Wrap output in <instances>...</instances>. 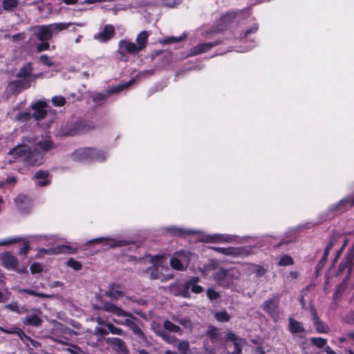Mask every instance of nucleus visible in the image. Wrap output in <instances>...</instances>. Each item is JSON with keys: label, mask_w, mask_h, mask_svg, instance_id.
<instances>
[{"label": "nucleus", "mask_w": 354, "mask_h": 354, "mask_svg": "<svg viewBox=\"0 0 354 354\" xmlns=\"http://www.w3.org/2000/svg\"><path fill=\"white\" fill-rule=\"evenodd\" d=\"M229 277H230V270L221 268L216 273L215 279L218 281H223L227 280Z\"/></svg>", "instance_id": "nucleus-30"}, {"label": "nucleus", "mask_w": 354, "mask_h": 354, "mask_svg": "<svg viewBox=\"0 0 354 354\" xmlns=\"http://www.w3.org/2000/svg\"><path fill=\"white\" fill-rule=\"evenodd\" d=\"M104 241H106V244L110 246L111 248L126 246L129 244V242L126 240H118L111 238H104L100 237L97 239H94L88 241L90 243H100Z\"/></svg>", "instance_id": "nucleus-15"}, {"label": "nucleus", "mask_w": 354, "mask_h": 354, "mask_svg": "<svg viewBox=\"0 0 354 354\" xmlns=\"http://www.w3.org/2000/svg\"><path fill=\"white\" fill-rule=\"evenodd\" d=\"M49 172L47 170L39 169L35 172L32 178L39 180L37 185L39 187H45L50 184V180L48 179Z\"/></svg>", "instance_id": "nucleus-19"}, {"label": "nucleus", "mask_w": 354, "mask_h": 354, "mask_svg": "<svg viewBox=\"0 0 354 354\" xmlns=\"http://www.w3.org/2000/svg\"><path fill=\"white\" fill-rule=\"evenodd\" d=\"M18 5V0H3L2 2V8L6 11H12Z\"/></svg>", "instance_id": "nucleus-31"}, {"label": "nucleus", "mask_w": 354, "mask_h": 354, "mask_svg": "<svg viewBox=\"0 0 354 354\" xmlns=\"http://www.w3.org/2000/svg\"><path fill=\"white\" fill-rule=\"evenodd\" d=\"M354 259V248L351 250L347 257L339 265V272H342L346 269V272L348 274L351 270V263Z\"/></svg>", "instance_id": "nucleus-24"}, {"label": "nucleus", "mask_w": 354, "mask_h": 354, "mask_svg": "<svg viewBox=\"0 0 354 354\" xmlns=\"http://www.w3.org/2000/svg\"><path fill=\"white\" fill-rule=\"evenodd\" d=\"M41 43L37 46V51L38 53L48 50L50 48L49 41H40Z\"/></svg>", "instance_id": "nucleus-54"}, {"label": "nucleus", "mask_w": 354, "mask_h": 354, "mask_svg": "<svg viewBox=\"0 0 354 354\" xmlns=\"http://www.w3.org/2000/svg\"><path fill=\"white\" fill-rule=\"evenodd\" d=\"M39 61L45 66L48 67L53 66L55 65L54 62L51 60V59L47 55H41L39 57Z\"/></svg>", "instance_id": "nucleus-49"}, {"label": "nucleus", "mask_w": 354, "mask_h": 354, "mask_svg": "<svg viewBox=\"0 0 354 354\" xmlns=\"http://www.w3.org/2000/svg\"><path fill=\"white\" fill-rule=\"evenodd\" d=\"M288 329L290 333L295 334L304 330L302 324L295 319L290 317L288 319Z\"/></svg>", "instance_id": "nucleus-28"}, {"label": "nucleus", "mask_w": 354, "mask_h": 354, "mask_svg": "<svg viewBox=\"0 0 354 354\" xmlns=\"http://www.w3.org/2000/svg\"><path fill=\"white\" fill-rule=\"evenodd\" d=\"M105 156L104 151L93 147L80 148L75 150L73 153L74 160L80 162L87 160H104Z\"/></svg>", "instance_id": "nucleus-3"}, {"label": "nucleus", "mask_w": 354, "mask_h": 354, "mask_svg": "<svg viewBox=\"0 0 354 354\" xmlns=\"http://www.w3.org/2000/svg\"><path fill=\"white\" fill-rule=\"evenodd\" d=\"M22 241V238L21 237H15V238H11L6 239L3 243H1V245H7V244H12L15 243H19Z\"/></svg>", "instance_id": "nucleus-62"}, {"label": "nucleus", "mask_w": 354, "mask_h": 354, "mask_svg": "<svg viewBox=\"0 0 354 354\" xmlns=\"http://www.w3.org/2000/svg\"><path fill=\"white\" fill-rule=\"evenodd\" d=\"M103 310L109 313H112L118 317H128L125 320H124V326H126L129 328L131 326V325L135 322V321H138V318L135 317L131 313L125 311L122 308L118 307L116 305L110 302H105L104 304Z\"/></svg>", "instance_id": "nucleus-4"}, {"label": "nucleus", "mask_w": 354, "mask_h": 354, "mask_svg": "<svg viewBox=\"0 0 354 354\" xmlns=\"http://www.w3.org/2000/svg\"><path fill=\"white\" fill-rule=\"evenodd\" d=\"M344 320L348 324H354V313L349 312L344 317Z\"/></svg>", "instance_id": "nucleus-60"}, {"label": "nucleus", "mask_w": 354, "mask_h": 354, "mask_svg": "<svg viewBox=\"0 0 354 354\" xmlns=\"http://www.w3.org/2000/svg\"><path fill=\"white\" fill-rule=\"evenodd\" d=\"M48 254H75L77 252L75 248L67 245H57L55 248L48 250H44Z\"/></svg>", "instance_id": "nucleus-16"}, {"label": "nucleus", "mask_w": 354, "mask_h": 354, "mask_svg": "<svg viewBox=\"0 0 354 354\" xmlns=\"http://www.w3.org/2000/svg\"><path fill=\"white\" fill-rule=\"evenodd\" d=\"M311 319L313 322V324L315 326L316 330L319 333H326L328 332L329 328H328V326L326 324H324L323 322H322L319 319L317 315L315 313H313L312 310H311Z\"/></svg>", "instance_id": "nucleus-23"}, {"label": "nucleus", "mask_w": 354, "mask_h": 354, "mask_svg": "<svg viewBox=\"0 0 354 354\" xmlns=\"http://www.w3.org/2000/svg\"><path fill=\"white\" fill-rule=\"evenodd\" d=\"M115 35V28L111 24H106L103 30L95 35V39L101 42H106L111 39Z\"/></svg>", "instance_id": "nucleus-14"}, {"label": "nucleus", "mask_w": 354, "mask_h": 354, "mask_svg": "<svg viewBox=\"0 0 354 354\" xmlns=\"http://www.w3.org/2000/svg\"><path fill=\"white\" fill-rule=\"evenodd\" d=\"M149 277L151 279H158L160 277V272L157 268H149Z\"/></svg>", "instance_id": "nucleus-52"}, {"label": "nucleus", "mask_w": 354, "mask_h": 354, "mask_svg": "<svg viewBox=\"0 0 354 354\" xmlns=\"http://www.w3.org/2000/svg\"><path fill=\"white\" fill-rule=\"evenodd\" d=\"M234 350L228 354H241L242 353V346L240 343H234Z\"/></svg>", "instance_id": "nucleus-64"}, {"label": "nucleus", "mask_w": 354, "mask_h": 354, "mask_svg": "<svg viewBox=\"0 0 354 354\" xmlns=\"http://www.w3.org/2000/svg\"><path fill=\"white\" fill-rule=\"evenodd\" d=\"M129 328L131 330L133 334L136 335L138 338L142 340L145 339L146 337L144 332L139 327V326L136 324V322L131 325V326Z\"/></svg>", "instance_id": "nucleus-36"}, {"label": "nucleus", "mask_w": 354, "mask_h": 354, "mask_svg": "<svg viewBox=\"0 0 354 354\" xmlns=\"http://www.w3.org/2000/svg\"><path fill=\"white\" fill-rule=\"evenodd\" d=\"M222 43L221 39H216L214 41L200 43L190 48L188 53V57L196 56L198 55L208 52L213 47L217 46Z\"/></svg>", "instance_id": "nucleus-8"}, {"label": "nucleus", "mask_w": 354, "mask_h": 354, "mask_svg": "<svg viewBox=\"0 0 354 354\" xmlns=\"http://www.w3.org/2000/svg\"><path fill=\"white\" fill-rule=\"evenodd\" d=\"M215 319L219 322H227L230 320V316L225 310L216 312L214 314Z\"/></svg>", "instance_id": "nucleus-33"}, {"label": "nucleus", "mask_w": 354, "mask_h": 354, "mask_svg": "<svg viewBox=\"0 0 354 354\" xmlns=\"http://www.w3.org/2000/svg\"><path fill=\"white\" fill-rule=\"evenodd\" d=\"M17 209L22 214H28L32 207V201L28 196L19 194L15 199Z\"/></svg>", "instance_id": "nucleus-9"}, {"label": "nucleus", "mask_w": 354, "mask_h": 354, "mask_svg": "<svg viewBox=\"0 0 354 354\" xmlns=\"http://www.w3.org/2000/svg\"><path fill=\"white\" fill-rule=\"evenodd\" d=\"M24 292L27 293L29 295L36 296L40 298H48L50 296L47 294L38 292L32 289H24L22 290Z\"/></svg>", "instance_id": "nucleus-47"}, {"label": "nucleus", "mask_w": 354, "mask_h": 354, "mask_svg": "<svg viewBox=\"0 0 354 354\" xmlns=\"http://www.w3.org/2000/svg\"><path fill=\"white\" fill-rule=\"evenodd\" d=\"M33 310L35 313L26 316L23 319V323L26 326H31L35 327L40 326L42 324V319L39 317L41 311L37 309H34Z\"/></svg>", "instance_id": "nucleus-17"}, {"label": "nucleus", "mask_w": 354, "mask_h": 354, "mask_svg": "<svg viewBox=\"0 0 354 354\" xmlns=\"http://www.w3.org/2000/svg\"><path fill=\"white\" fill-rule=\"evenodd\" d=\"M158 335L166 342L171 344H174L178 341V339L174 335H171L166 331L159 332Z\"/></svg>", "instance_id": "nucleus-34"}, {"label": "nucleus", "mask_w": 354, "mask_h": 354, "mask_svg": "<svg viewBox=\"0 0 354 354\" xmlns=\"http://www.w3.org/2000/svg\"><path fill=\"white\" fill-rule=\"evenodd\" d=\"M218 332L217 328L211 326L207 331V335L209 337L210 340L213 342L218 337Z\"/></svg>", "instance_id": "nucleus-42"}, {"label": "nucleus", "mask_w": 354, "mask_h": 354, "mask_svg": "<svg viewBox=\"0 0 354 354\" xmlns=\"http://www.w3.org/2000/svg\"><path fill=\"white\" fill-rule=\"evenodd\" d=\"M294 263V261H293V259L289 256V255H283L279 263H278V265L280 266H290V265H292Z\"/></svg>", "instance_id": "nucleus-39"}, {"label": "nucleus", "mask_w": 354, "mask_h": 354, "mask_svg": "<svg viewBox=\"0 0 354 354\" xmlns=\"http://www.w3.org/2000/svg\"><path fill=\"white\" fill-rule=\"evenodd\" d=\"M250 15L249 8H245L238 10H230L221 16L219 19L216 22L214 28V31L220 32L225 30L239 16L248 17Z\"/></svg>", "instance_id": "nucleus-1"}, {"label": "nucleus", "mask_w": 354, "mask_h": 354, "mask_svg": "<svg viewBox=\"0 0 354 354\" xmlns=\"http://www.w3.org/2000/svg\"><path fill=\"white\" fill-rule=\"evenodd\" d=\"M258 30H259V24L257 23L254 24L253 26L250 28H249L245 31L243 38L245 39H247L250 35L256 33Z\"/></svg>", "instance_id": "nucleus-50"}, {"label": "nucleus", "mask_w": 354, "mask_h": 354, "mask_svg": "<svg viewBox=\"0 0 354 354\" xmlns=\"http://www.w3.org/2000/svg\"><path fill=\"white\" fill-rule=\"evenodd\" d=\"M121 285L117 283H111L109 285L108 290L105 292V296L111 299L118 300L124 295V292L120 290Z\"/></svg>", "instance_id": "nucleus-18"}, {"label": "nucleus", "mask_w": 354, "mask_h": 354, "mask_svg": "<svg viewBox=\"0 0 354 354\" xmlns=\"http://www.w3.org/2000/svg\"><path fill=\"white\" fill-rule=\"evenodd\" d=\"M95 128L94 122L91 120H80L68 125L64 134L68 136H73L77 134L87 132Z\"/></svg>", "instance_id": "nucleus-5"}, {"label": "nucleus", "mask_w": 354, "mask_h": 354, "mask_svg": "<svg viewBox=\"0 0 354 354\" xmlns=\"http://www.w3.org/2000/svg\"><path fill=\"white\" fill-rule=\"evenodd\" d=\"M30 250V245L28 241H24L22 246L20 248L19 254L23 255H27Z\"/></svg>", "instance_id": "nucleus-57"}, {"label": "nucleus", "mask_w": 354, "mask_h": 354, "mask_svg": "<svg viewBox=\"0 0 354 354\" xmlns=\"http://www.w3.org/2000/svg\"><path fill=\"white\" fill-rule=\"evenodd\" d=\"M129 84H130V82L124 84H120V85L116 86L114 88H113L112 89H111L110 91H109L108 94L110 95L112 93L120 92L123 89L127 88Z\"/></svg>", "instance_id": "nucleus-56"}, {"label": "nucleus", "mask_w": 354, "mask_h": 354, "mask_svg": "<svg viewBox=\"0 0 354 354\" xmlns=\"http://www.w3.org/2000/svg\"><path fill=\"white\" fill-rule=\"evenodd\" d=\"M212 249L216 252L230 256L236 254L235 249L234 248H221V247H214Z\"/></svg>", "instance_id": "nucleus-35"}, {"label": "nucleus", "mask_w": 354, "mask_h": 354, "mask_svg": "<svg viewBox=\"0 0 354 354\" xmlns=\"http://www.w3.org/2000/svg\"><path fill=\"white\" fill-rule=\"evenodd\" d=\"M311 342L313 343V344L315 346H317V348H324L326 346V344H327V341L326 339H324V338H322V337H315V338H311Z\"/></svg>", "instance_id": "nucleus-44"}, {"label": "nucleus", "mask_w": 354, "mask_h": 354, "mask_svg": "<svg viewBox=\"0 0 354 354\" xmlns=\"http://www.w3.org/2000/svg\"><path fill=\"white\" fill-rule=\"evenodd\" d=\"M178 323L187 328L192 327V323L190 319L185 317L178 320Z\"/></svg>", "instance_id": "nucleus-59"}, {"label": "nucleus", "mask_w": 354, "mask_h": 354, "mask_svg": "<svg viewBox=\"0 0 354 354\" xmlns=\"http://www.w3.org/2000/svg\"><path fill=\"white\" fill-rule=\"evenodd\" d=\"M226 339L228 340H230L233 342V344L234 345V343H239L238 340V337L232 331L227 332L226 334Z\"/></svg>", "instance_id": "nucleus-61"}, {"label": "nucleus", "mask_w": 354, "mask_h": 354, "mask_svg": "<svg viewBox=\"0 0 354 354\" xmlns=\"http://www.w3.org/2000/svg\"><path fill=\"white\" fill-rule=\"evenodd\" d=\"M0 261L1 265L8 270H15L18 266L17 259L8 252L1 254Z\"/></svg>", "instance_id": "nucleus-13"}, {"label": "nucleus", "mask_w": 354, "mask_h": 354, "mask_svg": "<svg viewBox=\"0 0 354 354\" xmlns=\"http://www.w3.org/2000/svg\"><path fill=\"white\" fill-rule=\"evenodd\" d=\"M189 288H186V285L184 283L183 286V289L180 292V295L184 298H189L190 297V292H189Z\"/></svg>", "instance_id": "nucleus-63"}, {"label": "nucleus", "mask_w": 354, "mask_h": 354, "mask_svg": "<svg viewBox=\"0 0 354 354\" xmlns=\"http://www.w3.org/2000/svg\"><path fill=\"white\" fill-rule=\"evenodd\" d=\"M44 154L36 149L28 150L26 156L23 159V162L26 166H39L43 163Z\"/></svg>", "instance_id": "nucleus-7"}, {"label": "nucleus", "mask_w": 354, "mask_h": 354, "mask_svg": "<svg viewBox=\"0 0 354 354\" xmlns=\"http://www.w3.org/2000/svg\"><path fill=\"white\" fill-rule=\"evenodd\" d=\"M31 117H32V115H31V113L30 112L25 111V112L19 113L17 118L19 120H20L21 122H27L29 120H30Z\"/></svg>", "instance_id": "nucleus-55"}, {"label": "nucleus", "mask_w": 354, "mask_h": 354, "mask_svg": "<svg viewBox=\"0 0 354 354\" xmlns=\"http://www.w3.org/2000/svg\"><path fill=\"white\" fill-rule=\"evenodd\" d=\"M106 327H107V329L109 330V331L112 334L118 335H124V332L122 328L115 326V325H113L111 323H108L106 324Z\"/></svg>", "instance_id": "nucleus-40"}, {"label": "nucleus", "mask_w": 354, "mask_h": 354, "mask_svg": "<svg viewBox=\"0 0 354 354\" xmlns=\"http://www.w3.org/2000/svg\"><path fill=\"white\" fill-rule=\"evenodd\" d=\"M30 147L26 145H17L11 149L8 153L9 155L12 156L14 158H23L26 156Z\"/></svg>", "instance_id": "nucleus-21"}, {"label": "nucleus", "mask_w": 354, "mask_h": 354, "mask_svg": "<svg viewBox=\"0 0 354 354\" xmlns=\"http://www.w3.org/2000/svg\"><path fill=\"white\" fill-rule=\"evenodd\" d=\"M165 231L170 234L171 236L178 237H183L185 235L192 234L194 233V232L192 230L177 227L175 226L167 227L165 228Z\"/></svg>", "instance_id": "nucleus-22"}, {"label": "nucleus", "mask_w": 354, "mask_h": 354, "mask_svg": "<svg viewBox=\"0 0 354 354\" xmlns=\"http://www.w3.org/2000/svg\"><path fill=\"white\" fill-rule=\"evenodd\" d=\"M33 71L32 64L31 62L26 63L20 68L17 77L19 78L29 79Z\"/></svg>", "instance_id": "nucleus-25"}, {"label": "nucleus", "mask_w": 354, "mask_h": 354, "mask_svg": "<svg viewBox=\"0 0 354 354\" xmlns=\"http://www.w3.org/2000/svg\"><path fill=\"white\" fill-rule=\"evenodd\" d=\"M207 296L210 300H214L218 298L219 293L214 289L209 288L207 290Z\"/></svg>", "instance_id": "nucleus-58"}, {"label": "nucleus", "mask_w": 354, "mask_h": 354, "mask_svg": "<svg viewBox=\"0 0 354 354\" xmlns=\"http://www.w3.org/2000/svg\"><path fill=\"white\" fill-rule=\"evenodd\" d=\"M47 103L45 101H37L32 105V109L34 111L32 115V118L39 121L46 118L47 115V110L46 109Z\"/></svg>", "instance_id": "nucleus-11"}, {"label": "nucleus", "mask_w": 354, "mask_h": 354, "mask_svg": "<svg viewBox=\"0 0 354 354\" xmlns=\"http://www.w3.org/2000/svg\"><path fill=\"white\" fill-rule=\"evenodd\" d=\"M106 342L111 346L113 350L120 354L129 353V350L125 342L118 337H108L106 339Z\"/></svg>", "instance_id": "nucleus-10"}, {"label": "nucleus", "mask_w": 354, "mask_h": 354, "mask_svg": "<svg viewBox=\"0 0 354 354\" xmlns=\"http://www.w3.org/2000/svg\"><path fill=\"white\" fill-rule=\"evenodd\" d=\"M66 265L76 271L81 270L82 267V265L80 261L72 258L67 261Z\"/></svg>", "instance_id": "nucleus-46"}, {"label": "nucleus", "mask_w": 354, "mask_h": 354, "mask_svg": "<svg viewBox=\"0 0 354 354\" xmlns=\"http://www.w3.org/2000/svg\"><path fill=\"white\" fill-rule=\"evenodd\" d=\"M42 266L40 263L35 262L30 265V270L32 274H37L42 272Z\"/></svg>", "instance_id": "nucleus-53"}, {"label": "nucleus", "mask_w": 354, "mask_h": 354, "mask_svg": "<svg viewBox=\"0 0 354 354\" xmlns=\"http://www.w3.org/2000/svg\"><path fill=\"white\" fill-rule=\"evenodd\" d=\"M54 147L53 142L50 139H44L39 140L35 145L36 150H41L42 151L47 152Z\"/></svg>", "instance_id": "nucleus-26"}, {"label": "nucleus", "mask_w": 354, "mask_h": 354, "mask_svg": "<svg viewBox=\"0 0 354 354\" xmlns=\"http://www.w3.org/2000/svg\"><path fill=\"white\" fill-rule=\"evenodd\" d=\"M200 281V277L196 276L191 277L184 283L186 285V288H189L193 293L200 294L203 292V288L198 285Z\"/></svg>", "instance_id": "nucleus-20"}, {"label": "nucleus", "mask_w": 354, "mask_h": 354, "mask_svg": "<svg viewBox=\"0 0 354 354\" xmlns=\"http://www.w3.org/2000/svg\"><path fill=\"white\" fill-rule=\"evenodd\" d=\"M187 35L185 33L183 34L180 37H166L160 40V43L163 45H167L174 43H178L181 41H183L186 39Z\"/></svg>", "instance_id": "nucleus-29"}, {"label": "nucleus", "mask_w": 354, "mask_h": 354, "mask_svg": "<svg viewBox=\"0 0 354 354\" xmlns=\"http://www.w3.org/2000/svg\"><path fill=\"white\" fill-rule=\"evenodd\" d=\"M149 34L147 31L143 30L140 32L136 37V42L138 47L140 49V50H142L145 49L147 46L148 38H149Z\"/></svg>", "instance_id": "nucleus-27"}, {"label": "nucleus", "mask_w": 354, "mask_h": 354, "mask_svg": "<svg viewBox=\"0 0 354 354\" xmlns=\"http://www.w3.org/2000/svg\"><path fill=\"white\" fill-rule=\"evenodd\" d=\"M19 82L16 80L11 81L8 86V92L10 94H15L21 92L20 88H19Z\"/></svg>", "instance_id": "nucleus-43"}, {"label": "nucleus", "mask_w": 354, "mask_h": 354, "mask_svg": "<svg viewBox=\"0 0 354 354\" xmlns=\"http://www.w3.org/2000/svg\"><path fill=\"white\" fill-rule=\"evenodd\" d=\"M189 343L187 340L180 341L177 346V348L180 354H187L189 351Z\"/></svg>", "instance_id": "nucleus-38"}, {"label": "nucleus", "mask_w": 354, "mask_h": 354, "mask_svg": "<svg viewBox=\"0 0 354 354\" xmlns=\"http://www.w3.org/2000/svg\"><path fill=\"white\" fill-rule=\"evenodd\" d=\"M107 93H98L93 96V101L95 104L100 103L101 102L104 101L106 99Z\"/></svg>", "instance_id": "nucleus-51"}, {"label": "nucleus", "mask_w": 354, "mask_h": 354, "mask_svg": "<svg viewBox=\"0 0 354 354\" xmlns=\"http://www.w3.org/2000/svg\"><path fill=\"white\" fill-rule=\"evenodd\" d=\"M261 308L274 322H277L279 319L280 313L279 297L266 300Z\"/></svg>", "instance_id": "nucleus-6"}, {"label": "nucleus", "mask_w": 354, "mask_h": 354, "mask_svg": "<svg viewBox=\"0 0 354 354\" xmlns=\"http://www.w3.org/2000/svg\"><path fill=\"white\" fill-rule=\"evenodd\" d=\"M118 46V53L121 55H124L126 53L129 54H136L141 51L136 44L125 39L120 40Z\"/></svg>", "instance_id": "nucleus-12"}, {"label": "nucleus", "mask_w": 354, "mask_h": 354, "mask_svg": "<svg viewBox=\"0 0 354 354\" xmlns=\"http://www.w3.org/2000/svg\"><path fill=\"white\" fill-rule=\"evenodd\" d=\"M170 266L176 270L182 271L185 270L183 263L176 257H171L170 259Z\"/></svg>", "instance_id": "nucleus-37"}, {"label": "nucleus", "mask_w": 354, "mask_h": 354, "mask_svg": "<svg viewBox=\"0 0 354 354\" xmlns=\"http://www.w3.org/2000/svg\"><path fill=\"white\" fill-rule=\"evenodd\" d=\"M71 25V22L42 25L39 26L37 31L35 32V36L39 41H50L54 33H57L62 30H66Z\"/></svg>", "instance_id": "nucleus-2"}, {"label": "nucleus", "mask_w": 354, "mask_h": 354, "mask_svg": "<svg viewBox=\"0 0 354 354\" xmlns=\"http://www.w3.org/2000/svg\"><path fill=\"white\" fill-rule=\"evenodd\" d=\"M16 81L19 82L18 86L21 91L22 89H28L30 87L31 80H30V79L23 78Z\"/></svg>", "instance_id": "nucleus-48"}, {"label": "nucleus", "mask_w": 354, "mask_h": 354, "mask_svg": "<svg viewBox=\"0 0 354 354\" xmlns=\"http://www.w3.org/2000/svg\"><path fill=\"white\" fill-rule=\"evenodd\" d=\"M66 102L65 97L62 95H55L52 98V103L55 106H63Z\"/></svg>", "instance_id": "nucleus-45"}, {"label": "nucleus", "mask_w": 354, "mask_h": 354, "mask_svg": "<svg viewBox=\"0 0 354 354\" xmlns=\"http://www.w3.org/2000/svg\"><path fill=\"white\" fill-rule=\"evenodd\" d=\"M163 326H164V328L168 331L177 333H182L181 328L178 326L174 324L169 320H165L163 323Z\"/></svg>", "instance_id": "nucleus-32"}, {"label": "nucleus", "mask_w": 354, "mask_h": 354, "mask_svg": "<svg viewBox=\"0 0 354 354\" xmlns=\"http://www.w3.org/2000/svg\"><path fill=\"white\" fill-rule=\"evenodd\" d=\"M209 239L212 242H230L231 241V238L228 235L223 234H216Z\"/></svg>", "instance_id": "nucleus-41"}]
</instances>
